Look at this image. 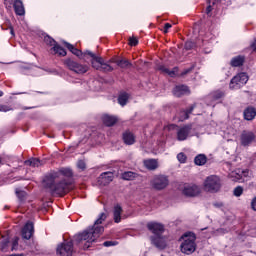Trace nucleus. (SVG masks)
<instances>
[{
  "label": "nucleus",
  "mask_w": 256,
  "mask_h": 256,
  "mask_svg": "<svg viewBox=\"0 0 256 256\" xmlns=\"http://www.w3.org/2000/svg\"><path fill=\"white\" fill-rule=\"evenodd\" d=\"M71 177H73V170L71 168H61L56 172L48 174L43 181V186L49 189L54 195H65L71 189Z\"/></svg>",
  "instance_id": "f257e3e1"
},
{
  "label": "nucleus",
  "mask_w": 256,
  "mask_h": 256,
  "mask_svg": "<svg viewBox=\"0 0 256 256\" xmlns=\"http://www.w3.org/2000/svg\"><path fill=\"white\" fill-rule=\"evenodd\" d=\"M107 219V214L101 213L98 219L94 222V225L81 234L76 236L77 243H81L82 241H86L84 244V249H89L91 247V243H95L97 239L101 236V233L105 231V228L101 226V223Z\"/></svg>",
  "instance_id": "f03ea898"
},
{
  "label": "nucleus",
  "mask_w": 256,
  "mask_h": 256,
  "mask_svg": "<svg viewBox=\"0 0 256 256\" xmlns=\"http://www.w3.org/2000/svg\"><path fill=\"white\" fill-rule=\"evenodd\" d=\"M107 219V214L101 213L98 219L94 222V225L81 234L76 236L77 243H81L82 241H86L84 244V249H89L91 247V243H95L97 239L101 236V233L105 231V228L101 226V223Z\"/></svg>",
  "instance_id": "7ed1b4c3"
},
{
  "label": "nucleus",
  "mask_w": 256,
  "mask_h": 256,
  "mask_svg": "<svg viewBox=\"0 0 256 256\" xmlns=\"http://www.w3.org/2000/svg\"><path fill=\"white\" fill-rule=\"evenodd\" d=\"M180 251L181 253H184V255H192V253H195V250L197 249V236H195V233L193 232H186L184 233L180 239Z\"/></svg>",
  "instance_id": "20e7f679"
},
{
  "label": "nucleus",
  "mask_w": 256,
  "mask_h": 256,
  "mask_svg": "<svg viewBox=\"0 0 256 256\" xmlns=\"http://www.w3.org/2000/svg\"><path fill=\"white\" fill-rule=\"evenodd\" d=\"M86 54L90 57V63L93 69H96V71H102L103 73L113 71V66L105 63V60H103L101 56L96 55L92 51H87Z\"/></svg>",
  "instance_id": "39448f33"
},
{
  "label": "nucleus",
  "mask_w": 256,
  "mask_h": 256,
  "mask_svg": "<svg viewBox=\"0 0 256 256\" xmlns=\"http://www.w3.org/2000/svg\"><path fill=\"white\" fill-rule=\"evenodd\" d=\"M203 187L208 193H217L221 189V178L217 175L208 176L203 183Z\"/></svg>",
  "instance_id": "423d86ee"
},
{
  "label": "nucleus",
  "mask_w": 256,
  "mask_h": 256,
  "mask_svg": "<svg viewBox=\"0 0 256 256\" xmlns=\"http://www.w3.org/2000/svg\"><path fill=\"white\" fill-rule=\"evenodd\" d=\"M168 131H176V137L178 141H185L189 135H191V126H183L178 128L175 124H170L165 127Z\"/></svg>",
  "instance_id": "0eeeda50"
},
{
  "label": "nucleus",
  "mask_w": 256,
  "mask_h": 256,
  "mask_svg": "<svg viewBox=\"0 0 256 256\" xmlns=\"http://www.w3.org/2000/svg\"><path fill=\"white\" fill-rule=\"evenodd\" d=\"M64 65L70 70L73 71L74 73H77L78 75H83L89 71V67L85 64H81L79 62H76L71 59H66L64 61Z\"/></svg>",
  "instance_id": "6e6552de"
},
{
  "label": "nucleus",
  "mask_w": 256,
  "mask_h": 256,
  "mask_svg": "<svg viewBox=\"0 0 256 256\" xmlns=\"http://www.w3.org/2000/svg\"><path fill=\"white\" fill-rule=\"evenodd\" d=\"M150 185L156 191H161L169 185V178L165 175H156L151 179Z\"/></svg>",
  "instance_id": "1a4fd4ad"
},
{
  "label": "nucleus",
  "mask_w": 256,
  "mask_h": 256,
  "mask_svg": "<svg viewBox=\"0 0 256 256\" xmlns=\"http://www.w3.org/2000/svg\"><path fill=\"white\" fill-rule=\"evenodd\" d=\"M57 256H73V242L64 241L56 248Z\"/></svg>",
  "instance_id": "9d476101"
},
{
  "label": "nucleus",
  "mask_w": 256,
  "mask_h": 256,
  "mask_svg": "<svg viewBox=\"0 0 256 256\" xmlns=\"http://www.w3.org/2000/svg\"><path fill=\"white\" fill-rule=\"evenodd\" d=\"M247 81H249V76H247L246 73H240L232 78L230 82V89H241L243 85L247 84Z\"/></svg>",
  "instance_id": "9b49d317"
},
{
  "label": "nucleus",
  "mask_w": 256,
  "mask_h": 256,
  "mask_svg": "<svg viewBox=\"0 0 256 256\" xmlns=\"http://www.w3.org/2000/svg\"><path fill=\"white\" fill-rule=\"evenodd\" d=\"M182 193L185 197H198L201 195V187L196 184H184Z\"/></svg>",
  "instance_id": "f8f14e48"
},
{
  "label": "nucleus",
  "mask_w": 256,
  "mask_h": 256,
  "mask_svg": "<svg viewBox=\"0 0 256 256\" xmlns=\"http://www.w3.org/2000/svg\"><path fill=\"white\" fill-rule=\"evenodd\" d=\"M151 241L157 249L163 250L169 245L171 239H169V236L160 234L159 236H153Z\"/></svg>",
  "instance_id": "ddd939ff"
},
{
  "label": "nucleus",
  "mask_w": 256,
  "mask_h": 256,
  "mask_svg": "<svg viewBox=\"0 0 256 256\" xmlns=\"http://www.w3.org/2000/svg\"><path fill=\"white\" fill-rule=\"evenodd\" d=\"M147 229L153 233L154 237L165 233V226L159 222H149L147 224Z\"/></svg>",
  "instance_id": "4468645a"
},
{
  "label": "nucleus",
  "mask_w": 256,
  "mask_h": 256,
  "mask_svg": "<svg viewBox=\"0 0 256 256\" xmlns=\"http://www.w3.org/2000/svg\"><path fill=\"white\" fill-rule=\"evenodd\" d=\"M255 141V133L251 131H243L240 135V144L243 147H249Z\"/></svg>",
  "instance_id": "2eb2a0df"
},
{
  "label": "nucleus",
  "mask_w": 256,
  "mask_h": 256,
  "mask_svg": "<svg viewBox=\"0 0 256 256\" xmlns=\"http://www.w3.org/2000/svg\"><path fill=\"white\" fill-rule=\"evenodd\" d=\"M64 45H66L67 49H69V51H71L73 55H76V57H79V59H85V57H89V54H87V51H90V50H86L85 52H82L81 50L74 48L72 44L67 42H64Z\"/></svg>",
  "instance_id": "dca6fc26"
},
{
  "label": "nucleus",
  "mask_w": 256,
  "mask_h": 256,
  "mask_svg": "<svg viewBox=\"0 0 256 256\" xmlns=\"http://www.w3.org/2000/svg\"><path fill=\"white\" fill-rule=\"evenodd\" d=\"M113 181V174L112 172H104L98 178L99 185L105 186L109 185Z\"/></svg>",
  "instance_id": "f3484780"
},
{
  "label": "nucleus",
  "mask_w": 256,
  "mask_h": 256,
  "mask_svg": "<svg viewBox=\"0 0 256 256\" xmlns=\"http://www.w3.org/2000/svg\"><path fill=\"white\" fill-rule=\"evenodd\" d=\"M33 223L27 222L22 229V237L23 239H31L33 237Z\"/></svg>",
  "instance_id": "a211bd4d"
},
{
  "label": "nucleus",
  "mask_w": 256,
  "mask_h": 256,
  "mask_svg": "<svg viewBox=\"0 0 256 256\" xmlns=\"http://www.w3.org/2000/svg\"><path fill=\"white\" fill-rule=\"evenodd\" d=\"M173 93L175 97H182V95H189L191 91L189 90V87L185 85H178L174 88Z\"/></svg>",
  "instance_id": "6ab92c4d"
},
{
  "label": "nucleus",
  "mask_w": 256,
  "mask_h": 256,
  "mask_svg": "<svg viewBox=\"0 0 256 256\" xmlns=\"http://www.w3.org/2000/svg\"><path fill=\"white\" fill-rule=\"evenodd\" d=\"M102 121H103L104 125H106L107 127H113V125H115V123H117L118 119H117V116H111L108 114H104L102 116Z\"/></svg>",
  "instance_id": "aec40b11"
},
{
  "label": "nucleus",
  "mask_w": 256,
  "mask_h": 256,
  "mask_svg": "<svg viewBox=\"0 0 256 256\" xmlns=\"http://www.w3.org/2000/svg\"><path fill=\"white\" fill-rule=\"evenodd\" d=\"M144 166L146 169H149L150 171H155L157 167H159V162L155 159H147L144 160Z\"/></svg>",
  "instance_id": "412c9836"
},
{
  "label": "nucleus",
  "mask_w": 256,
  "mask_h": 256,
  "mask_svg": "<svg viewBox=\"0 0 256 256\" xmlns=\"http://www.w3.org/2000/svg\"><path fill=\"white\" fill-rule=\"evenodd\" d=\"M14 11L16 15H25V7L23 6V2L16 0L14 2Z\"/></svg>",
  "instance_id": "4be33fe9"
},
{
  "label": "nucleus",
  "mask_w": 256,
  "mask_h": 256,
  "mask_svg": "<svg viewBox=\"0 0 256 256\" xmlns=\"http://www.w3.org/2000/svg\"><path fill=\"white\" fill-rule=\"evenodd\" d=\"M123 213V208L119 205L114 206L113 219L116 223H121V214Z\"/></svg>",
  "instance_id": "5701e85b"
},
{
  "label": "nucleus",
  "mask_w": 256,
  "mask_h": 256,
  "mask_svg": "<svg viewBox=\"0 0 256 256\" xmlns=\"http://www.w3.org/2000/svg\"><path fill=\"white\" fill-rule=\"evenodd\" d=\"M255 117H256L255 108H247L244 111V119H246V121H253V119H255Z\"/></svg>",
  "instance_id": "b1692460"
},
{
  "label": "nucleus",
  "mask_w": 256,
  "mask_h": 256,
  "mask_svg": "<svg viewBox=\"0 0 256 256\" xmlns=\"http://www.w3.org/2000/svg\"><path fill=\"white\" fill-rule=\"evenodd\" d=\"M123 141L126 145H133L135 143V136L133 133L127 131L123 134Z\"/></svg>",
  "instance_id": "393cba45"
},
{
  "label": "nucleus",
  "mask_w": 256,
  "mask_h": 256,
  "mask_svg": "<svg viewBox=\"0 0 256 256\" xmlns=\"http://www.w3.org/2000/svg\"><path fill=\"white\" fill-rule=\"evenodd\" d=\"M52 51L54 55H59V57H65L67 55V51L57 43L52 47Z\"/></svg>",
  "instance_id": "a878e982"
},
{
  "label": "nucleus",
  "mask_w": 256,
  "mask_h": 256,
  "mask_svg": "<svg viewBox=\"0 0 256 256\" xmlns=\"http://www.w3.org/2000/svg\"><path fill=\"white\" fill-rule=\"evenodd\" d=\"M241 173H243V169H236L229 174V177L230 179H232V181L241 182V179H242Z\"/></svg>",
  "instance_id": "bb28decb"
},
{
  "label": "nucleus",
  "mask_w": 256,
  "mask_h": 256,
  "mask_svg": "<svg viewBox=\"0 0 256 256\" xmlns=\"http://www.w3.org/2000/svg\"><path fill=\"white\" fill-rule=\"evenodd\" d=\"M244 62H245V57L236 56V57L232 58L230 64L232 67H241V65H243Z\"/></svg>",
  "instance_id": "cd10ccee"
},
{
  "label": "nucleus",
  "mask_w": 256,
  "mask_h": 256,
  "mask_svg": "<svg viewBox=\"0 0 256 256\" xmlns=\"http://www.w3.org/2000/svg\"><path fill=\"white\" fill-rule=\"evenodd\" d=\"M137 177H139V174L135 172L128 171V172L122 173V179H124V181H133L137 179Z\"/></svg>",
  "instance_id": "c85d7f7f"
},
{
  "label": "nucleus",
  "mask_w": 256,
  "mask_h": 256,
  "mask_svg": "<svg viewBox=\"0 0 256 256\" xmlns=\"http://www.w3.org/2000/svg\"><path fill=\"white\" fill-rule=\"evenodd\" d=\"M194 163L199 167L205 165V163H207V156H205L204 154L197 155L194 159Z\"/></svg>",
  "instance_id": "c756f323"
},
{
  "label": "nucleus",
  "mask_w": 256,
  "mask_h": 256,
  "mask_svg": "<svg viewBox=\"0 0 256 256\" xmlns=\"http://www.w3.org/2000/svg\"><path fill=\"white\" fill-rule=\"evenodd\" d=\"M159 71H162L165 75H169L170 77H175L177 75V68H174L173 70H169L165 66H159L158 67Z\"/></svg>",
  "instance_id": "7c9ffc66"
},
{
  "label": "nucleus",
  "mask_w": 256,
  "mask_h": 256,
  "mask_svg": "<svg viewBox=\"0 0 256 256\" xmlns=\"http://www.w3.org/2000/svg\"><path fill=\"white\" fill-rule=\"evenodd\" d=\"M128 101H129V94L124 92L118 96V103L119 105H121V107H125Z\"/></svg>",
  "instance_id": "2f4dec72"
},
{
  "label": "nucleus",
  "mask_w": 256,
  "mask_h": 256,
  "mask_svg": "<svg viewBox=\"0 0 256 256\" xmlns=\"http://www.w3.org/2000/svg\"><path fill=\"white\" fill-rule=\"evenodd\" d=\"M24 163L25 165H29L30 167H41V165H43V163L40 162V160L37 158L26 160Z\"/></svg>",
  "instance_id": "473e14b6"
},
{
  "label": "nucleus",
  "mask_w": 256,
  "mask_h": 256,
  "mask_svg": "<svg viewBox=\"0 0 256 256\" xmlns=\"http://www.w3.org/2000/svg\"><path fill=\"white\" fill-rule=\"evenodd\" d=\"M9 249V238L8 237H3V239L0 242V251L3 253H6Z\"/></svg>",
  "instance_id": "72a5a7b5"
},
{
  "label": "nucleus",
  "mask_w": 256,
  "mask_h": 256,
  "mask_svg": "<svg viewBox=\"0 0 256 256\" xmlns=\"http://www.w3.org/2000/svg\"><path fill=\"white\" fill-rule=\"evenodd\" d=\"M115 63L116 65H118V67H121V69H127L131 67V62H129V60L126 59L116 60Z\"/></svg>",
  "instance_id": "f704fd0d"
},
{
  "label": "nucleus",
  "mask_w": 256,
  "mask_h": 256,
  "mask_svg": "<svg viewBox=\"0 0 256 256\" xmlns=\"http://www.w3.org/2000/svg\"><path fill=\"white\" fill-rule=\"evenodd\" d=\"M193 109H195V106H191L189 109L182 111L180 121H185V119H189V115L193 113Z\"/></svg>",
  "instance_id": "c9c22d12"
},
{
  "label": "nucleus",
  "mask_w": 256,
  "mask_h": 256,
  "mask_svg": "<svg viewBox=\"0 0 256 256\" xmlns=\"http://www.w3.org/2000/svg\"><path fill=\"white\" fill-rule=\"evenodd\" d=\"M240 175H242L241 181H249V179H251L252 176L251 171H249V169L242 170Z\"/></svg>",
  "instance_id": "e433bc0d"
},
{
  "label": "nucleus",
  "mask_w": 256,
  "mask_h": 256,
  "mask_svg": "<svg viewBox=\"0 0 256 256\" xmlns=\"http://www.w3.org/2000/svg\"><path fill=\"white\" fill-rule=\"evenodd\" d=\"M223 95H225L223 92L216 91V92H214L210 95V99H213L214 101H217V99H221V97H223Z\"/></svg>",
  "instance_id": "4c0bfd02"
},
{
  "label": "nucleus",
  "mask_w": 256,
  "mask_h": 256,
  "mask_svg": "<svg viewBox=\"0 0 256 256\" xmlns=\"http://www.w3.org/2000/svg\"><path fill=\"white\" fill-rule=\"evenodd\" d=\"M44 41L47 45H50L51 47H55V45H57V42H55V40L49 36H45Z\"/></svg>",
  "instance_id": "58836bf2"
},
{
  "label": "nucleus",
  "mask_w": 256,
  "mask_h": 256,
  "mask_svg": "<svg viewBox=\"0 0 256 256\" xmlns=\"http://www.w3.org/2000/svg\"><path fill=\"white\" fill-rule=\"evenodd\" d=\"M177 160L179 161V163H185V161H187V156L185 155V153L180 152L177 155Z\"/></svg>",
  "instance_id": "ea45409f"
},
{
  "label": "nucleus",
  "mask_w": 256,
  "mask_h": 256,
  "mask_svg": "<svg viewBox=\"0 0 256 256\" xmlns=\"http://www.w3.org/2000/svg\"><path fill=\"white\" fill-rule=\"evenodd\" d=\"M235 197H241L243 195V187L238 186L234 189Z\"/></svg>",
  "instance_id": "a19ab883"
},
{
  "label": "nucleus",
  "mask_w": 256,
  "mask_h": 256,
  "mask_svg": "<svg viewBox=\"0 0 256 256\" xmlns=\"http://www.w3.org/2000/svg\"><path fill=\"white\" fill-rule=\"evenodd\" d=\"M19 247V237H15L12 241V251H17Z\"/></svg>",
  "instance_id": "79ce46f5"
},
{
  "label": "nucleus",
  "mask_w": 256,
  "mask_h": 256,
  "mask_svg": "<svg viewBox=\"0 0 256 256\" xmlns=\"http://www.w3.org/2000/svg\"><path fill=\"white\" fill-rule=\"evenodd\" d=\"M139 40H137L136 37H130L129 38V45H131V47H135L136 45H138Z\"/></svg>",
  "instance_id": "37998d69"
},
{
  "label": "nucleus",
  "mask_w": 256,
  "mask_h": 256,
  "mask_svg": "<svg viewBox=\"0 0 256 256\" xmlns=\"http://www.w3.org/2000/svg\"><path fill=\"white\" fill-rule=\"evenodd\" d=\"M193 47H195V43H193L192 41H187V42L185 43V49H186V51H189V50L193 49Z\"/></svg>",
  "instance_id": "c03bdc74"
},
{
  "label": "nucleus",
  "mask_w": 256,
  "mask_h": 256,
  "mask_svg": "<svg viewBox=\"0 0 256 256\" xmlns=\"http://www.w3.org/2000/svg\"><path fill=\"white\" fill-rule=\"evenodd\" d=\"M77 167L81 171H85V167H86L85 161H83V160L78 161L77 162Z\"/></svg>",
  "instance_id": "a18cd8bd"
},
{
  "label": "nucleus",
  "mask_w": 256,
  "mask_h": 256,
  "mask_svg": "<svg viewBox=\"0 0 256 256\" xmlns=\"http://www.w3.org/2000/svg\"><path fill=\"white\" fill-rule=\"evenodd\" d=\"M208 6L206 8V13L207 15H209V13H211V11H213V8L211 6V0H207Z\"/></svg>",
  "instance_id": "49530a36"
},
{
  "label": "nucleus",
  "mask_w": 256,
  "mask_h": 256,
  "mask_svg": "<svg viewBox=\"0 0 256 256\" xmlns=\"http://www.w3.org/2000/svg\"><path fill=\"white\" fill-rule=\"evenodd\" d=\"M113 245H117V243H115L113 241L104 242V247H113Z\"/></svg>",
  "instance_id": "de8ad7c7"
},
{
  "label": "nucleus",
  "mask_w": 256,
  "mask_h": 256,
  "mask_svg": "<svg viewBox=\"0 0 256 256\" xmlns=\"http://www.w3.org/2000/svg\"><path fill=\"white\" fill-rule=\"evenodd\" d=\"M169 29H171V24L170 23H166L164 25V33H168L169 32Z\"/></svg>",
  "instance_id": "09e8293b"
},
{
  "label": "nucleus",
  "mask_w": 256,
  "mask_h": 256,
  "mask_svg": "<svg viewBox=\"0 0 256 256\" xmlns=\"http://www.w3.org/2000/svg\"><path fill=\"white\" fill-rule=\"evenodd\" d=\"M251 207H252L253 211H256V197L252 200Z\"/></svg>",
  "instance_id": "8fccbe9b"
},
{
  "label": "nucleus",
  "mask_w": 256,
  "mask_h": 256,
  "mask_svg": "<svg viewBox=\"0 0 256 256\" xmlns=\"http://www.w3.org/2000/svg\"><path fill=\"white\" fill-rule=\"evenodd\" d=\"M214 207H223V203H215Z\"/></svg>",
  "instance_id": "3c124183"
},
{
  "label": "nucleus",
  "mask_w": 256,
  "mask_h": 256,
  "mask_svg": "<svg viewBox=\"0 0 256 256\" xmlns=\"http://www.w3.org/2000/svg\"><path fill=\"white\" fill-rule=\"evenodd\" d=\"M0 111H7V110L5 109V106L0 105Z\"/></svg>",
  "instance_id": "603ef678"
},
{
  "label": "nucleus",
  "mask_w": 256,
  "mask_h": 256,
  "mask_svg": "<svg viewBox=\"0 0 256 256\" xmlns=\"http://www.w3.org/2000/svg\"><path fill=\"white\" fill-rule=\"evenodd\" d=\"M191 71V69H187L186 71H184V75H187V73H189Z\"/></svg>",
  "instance_id": "864d4df0"
},
{
  "label": "nucleus",
  "mask_w": 256,
  "mask_h": 256,
  "mask_svg": "<svg viewBox=\"0 0 256 256\" xmlns=\"http://www.w3.org/2000/svg\"><path fill=\"white\" fill-rule=\"evenodd\" d=\"M11 35H15V32L13 31V29L10 30Z\"/></svg>",
  "instance_id": "5fc2aeb1"
},
{
  "label": "nucleus",
  "mask_w": 256,
  "mask_h": 256,
  "mask_svg": "<svg viewBox=\"0 0 256 256\" xmlns=\"http://www.w3.org/2000/svg\"><path fill=\"white\" fill-rule=\"evenodd\" d=\"M252 49H253V51H255V50H256V47H255V45H252Z\"/></svg>",
  "instance_id": "6e6d98bb"
},
{
  "label": "nucleus",
  "mask_w": 256,
  "mask_h": 256,
  "mask_svg": "<svg viewBox=\"0 0 256 256\" xmlns=\"http://www.w3.org/2000/svg\"><path fill=\"white\" fill-rule=\"evenodd\" d=\"M0 97H3V91L0 90Z\"/></svg>",
  "instance_id": "4d7b16f0"
},
{
  "label": "nucleus",
  "mask_w": 256,
  "mask_h": 256,
  "mask_svg": "<svg viewBox=\"0 0 256 256\" xmlns=\"http://www.w3.org/2000/svg\"><path fill=\"white\" fill-rule=\"evenodd\" d=\"M16 193H17V195H19V192H18V191H16Z\"/></svg>",
  "instance_id": "13d9d810"
},
{
  "label": "nucleus",
  "mask_w": 256,
  "mask_h": 256,
  "mask_svg": "<svg viewBox=\"0 0 256 256\" xmlns=\"http://www.w3.org/2000/svg\"><path fill=\"white\" fill-rule=\"evenodd\" d=\"M0 163H1V158H0Z\"/></svg>",
  "instance_id": "bf43d9fd"
}]
</instances>
